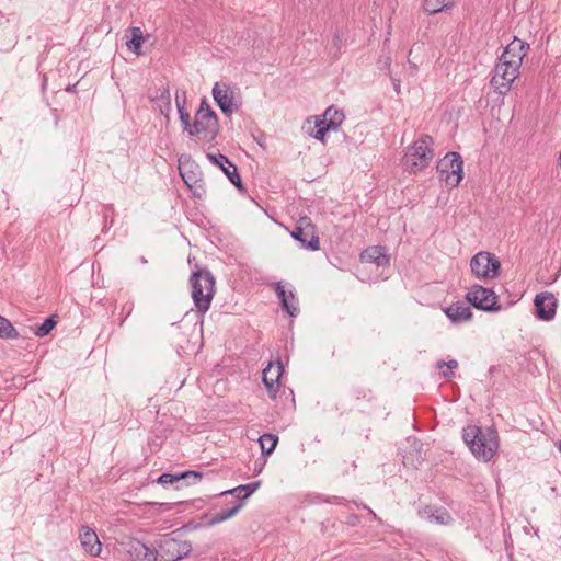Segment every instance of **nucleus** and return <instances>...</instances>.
<instances>
[{
  "instance_id": "obj_4",
  "label": "nucleus",
  "mask_w": 561,
  "mask_h": 561,
  "mask_svg": "<svg viewBox=\"0 0 561 561\" xmlns=\"http://www.w3.org/2000/svg\"><path fill=\"white\" fill-rule=\"evenodd\" d=\"M436 171L440 182H445L449 188L457 187L463 178V160L460 153L449 151L436 164Z\"/></svg>"
},
{
  "instance_id": "obj_30",
  "label": "nucleus",
  "mask_w": 561,
  "mask_h": 561,
  "mask_svg": "<svg viewBox=\"0 0 561 561\" xmlns=\"http://www.w3.org/2000/svg\"><path fill=\"white\" fill-rule=\"evenodd\" d=\"M19 337L18 330L5 317L0 314V339L16 340Z\"/></svg>"
},
{
  "instance_id": "obj_47",
  "label": "nucleus",
  "mask_w": 561,
  "mask_h": 561,
  "mask_svg": "<svg viewBox=\"0 0 561 561\" xmlns=\"http://www.w3.org/2000/svg\"><path fill=\"white\" fill-rule=\"evenodd\" d=\"M77 84H78V82H76V83H73V84H68V85L65 88V91H66V92H69V93H75V92H76Z\"/></svg>"
},
{
  "instance_id": "obj_6",
  "label": "nucleus",
  "mask_w": 561,
  "mask_h": 561,
  "mask_svg": "<svg viewBox=\"0 0 561 561\" xmlns=\"http://www.w3.org/2000/svg\"><path fill=\"white\" fill-rule=\"evenodd\" d=\"M156 545L159 549L158 553L164 561H180L192 552L190 541L175 539L171 534L162 535Z\"/></svg>"
},
{
  "instance_id": "obj_27",
  "label": "nucleus",
  "mask_w": 561,
  "mask_h": 561,
  "mask_svg": "<svg viewBox=\"0 0 561 561\" xmlns=\"http://www.w3.org/2000/svg\"><path fill=\"white\" fill-rule=\"evenodd\" d=\"M278 443V436L272 433H265L260 436L259 444L262 450V457L266 458L274 453Z\"/></svg>"
},
{
  "instance_id": "obj_40",
  "label": "nucleus",
  "mask_w": 561,
  "mask_h": 561,
  "mask_svg": "<svg viewBox=\"0 0 561 561\" xmlns=\"http://www.w3.org/2000/svg\"><path fill=\"white\" fill-rule=\"evenodd\" d=\"M447 367L451 370L456 369L458 367V362L456 359H450L448 362L445 360H438L436 364V368L442 369L443 367Z\"/></svg>"
},
{
  "instance_id": "obj_13",
  "label": "nucleus",
  "mask_w": 561,
  "mask_h": 561,
  "mask_svg": "<svg viewBox=\"0 0 561 561\" xmlns=\"http://www.w3.org/2000/svg\"><path fill=\"white\" fill-rule=\"evenodd\" d=\"M213 98L222 114L226 116L231 115L240 108V104L236 101L234 92L231 91L226 83L222 85L218 82L215 83L213 87Z\"/></svg>"
},
{
  "instance_id": "obj_7",
  "label": "nucleus",
  "mask_w": 561,
  "mask_h": 561,
  "mask_svg": "<svg viewBox=\"0 0 561 561\" xmlns=\"http://www.w3.org/2000/svg\"><path fill=\"white\" fill-rule=\"evenodd\" d=\"M465 299L476 309L485 312H496L501 310L497 302V296L492 288L481 285H473L466 294Z\"/></svg>"
},
{
  "instance_id": "obj_3",
  "label": "nucleus",
  "mask_w": 561,
  "mask_h": 561,
  "mask_svg": "<svg viewBox=\"0 0 561 561\" xmlns=\"http://www.w3.org/2000/svg\"><path fill=\"white\" fill-rule=\"evenodd\" d=\"M433 138L424 134L415 140L404 154L402 162L407 171L417 173L428 167L434 158Z\"/></svg>"
},
{
  "instance_id": "obj_53",
  "label": "nucleus",
  "mask_w": 561,
  "mask_h": 561,
  "mask_svg": "<svg viewBox=\"0 0 561 561\" xmlns=\"http://www.w3.org/2000/svg\"><path fill=\"white\" fill-rule=\"evenodd\" d=\"M176 92H179V94H180V101H182V100H183V92H184V91H179V90H178Z\"/></svg>"
},
{
  "instance_id": "obj_26",
  "label": "nucleus",
  "mask_w": 561,
  "mask_h": 561,
  "mask_svg": "<svg viewBox=\"0 0 561 561\" xmlns=\"http://www.w3.org/2000/svg\"><path fill=\"white\" fill-rule=\"evenodd\" d=\"M175 103L179 114V119L181 122V125L183 127L184 131H188V128L191 126V116L190 113L186 111V92H183V100L180 101V94L179 92L175 93Z\"/></svg>"
},
{
  "instance_id": "obj_15",
  "label": "nucleus",
  "mask_w": 561,
  "mask_h": 561,
  "mask_svg": "<svg viewBox=\"0 0 561 561\" xmlns=\"http://www.w3.org/2000/svg\"><path fill=\"white\" fill-rule=\"evenodd\" d=\"M228 494L232 495L236 499L234 504L229 508L221 510L220 512L214 514L211 517L208 518L206 525L214 526L219 523H222L237 515V513L244 506L245 501H241L242 492L239 491V485L226 491H221L220 493L217 494V496H225Z\"/></svg>"
},
{
  "instance_id": "obj_45",
  "label": "nucleus",
  "mask_w": 561,
  "mask_h": 561,
  "mask_svg": "<svg viewBox=\"0 0 561 561\" xmlns=\"http://www.w3.org/2000/svg\"><path fill=\"white\" fill-rule=\"evenodd\" d=\"M341 44H342V34H341V33H339V32H336V33L334 34V37H333V45H334L337 49H340Z\"/></svg>"
},
{
  "instance_id": "obj_28",
  "label": "nucleus",
  "mask_w": 561,
  "mask_h": 561,
  "mask_svg": "<svg viewBox=\"0 0 561 561\" xmlns=\"http://www.w3.org/2000/svg\"><path fill=\"white\" fill-rule=\"evenodd\" d=\"M517 45H519V38L515 36L514 39L505 47L504 51L500 56V60H515L517 66L520 68L523 59L519 56L520 54Z\"/></svg>"
},
{
  "instance_id": "obj_20",
  "label": "nucleus",
  "mask_w": 561,
  "mask_h": 561,
  "mask_svg": "<svg viewBox=\"0 0 561 561\" xmlns=\"http://www.w3.org/2000/svg\"><path fill=\"white\" fill-rule=\"evenodd\" d=\"M80 542L82 548L90 556L96 557L101 552V542L96 533L89 526H82L80 531Z\"/></svg>"
},
{
  "instance_id": "obj_36",
  "label": "nucleus",
  "mask_w": 561,
  "mask_h": 561,
  "mask_svg": "<svg viewBox=\"0 0 561 561\" xmlns=\"http://www.w3.org/2000/svg\"><path fill=\"white\" fill-rule=\"evenodd\" d=\"M195 114H199L201 117L207 116L210 119H219L216 112L211 108L206 98L201 100L199 107L197 108Z\"/></svg>"
},
{
  "instance_id": "obj_10",
  "label": "nucleus",
  "mask_w": 561,
  "mask_h": 561,
  "mask_svg": "<svg viewBox=\"0 0 561 561\" xmlns=\"http://www.w3.org/2000/svg\"><path fill=\"white\" fill-rule=\"evenodd\" d=\"M187 134L206 142H214L219 134V119H210L207 116L201 117L199 114H195Z\"/></svg>"
},
{
  "instance_id": "obj_9",
  "label": "nucleus",
  "mask_w": 561,
  "mask_h": 561,
  "mask_svg": "<svg viewBox=\"0 0 561 561\" xmlns=\"http://www.w3.org/2000/svg\"><path fill=\"white\" fill-rule=\"evenodd\" d=\"M470 267L478 278H495L500 274L501 262L495 254L481 251L472 256Z\"/></svg>"
},
{
  "instance_id": "obj_38",
  "label": "nucleus",
  "mask_w": 561,
  "mask_h": 561,
  "mask_svg": "<svg viewBox=\"0 0 561 561\" xmlns=\"http://www.w3.org/2000/svg\"><path fill=\"white\" fill-rule=\"evenodd\" d=\"M390 66H391V57L389 54L385 55V56H380L379 60H378V68L380 70H386L387 71V76H389V72L390 71Z\"/></svg>"
},
{
  "instance_id": "obj_22",
  "label": "nucleus",
  "mask_w": 561,
  "mask_h": 561,
  "mask_svg": "<svg viewBox=\"0 0 561 561\" xmlns=\"http://www.w3.org/2000/svg\"><path fill=\"white\" fill-rule=\"evenodd\" d=\"M445 314L448 319L454 323H460L463 321H470L473 317V313L469 306H467L463 301L453 302L445 309Z\"/></svg>"
},
{
  "instance_id": "obj_44",
  "label": "nucleus",
  "mask_w": 561,
  "mask_h": 561,
  "mask_svg": "<svg viewBox=\"0 0 561 561\" xmlns=\"http://www.w3.org/2000/svg\"><path fill=\"white\" fill-rule=\"evenodd\" d=\"M191 191H192L193 197H195V198H202L206 192L205 186H202V188H193Z\"/></svg>"
},
{
  "instance_id": "obj_39",
  "label": "nucleus",
  "mask_w": 561,
  "mask_h": 561,
  "mask_svg": "<svg viewBox=\"0 0 561 561\" xmlns=\"http://www.w3.org/2000/svg\"><path fill=\"white\" fill-rule=\"evenodd\" d=\"M182 480L193 478L194 482L199 481L203 478V472L197 470H186L181 472Z\"/></svg>"
},
{
  "instance_id": "obj_48",
  "label": "nucleus",
  "mask_w": 561,
  "mask_h": 561,
  "mask_svg": "<svg viewBox=\"0 0 561 561\" xmlns=\"http://www.w3.org/2000/svg\"><path fill=\"white\" fill-rule=\"evenodd\" d=\"M266 463V458H264L263 462L260 465V467L254 468V473H260L262 471V468Z\"/></svg>"
},
{
  "instance_id": "obj_35",
  "label": "nucleus",
  "mask_w": 561,
  "mask_h": 561,
  "mask_svg": "<svg viewBox=\"0 0 561 561\" xmlns=\"http://www.w3.org/2000/svg\"><path fill=\"white\" fill-rule=\"evenodd\" d=\"M262 484L261 480L253 481L247 484L239 485V491L242 492L241 501H247Z\"/></svg>"
},
{
  "instance_id": "obj_16",
  "label": "nucleus",
  "mask_w": 561,
  "mask_h": 561,
  "mask_svg": "<svg viewBox=\"0 0 561 561\" xmlns=\"http://www.w3.org/2000/svg\"><path fill=\"white\" fill-rule=\"evenodd\" d=\"M557 304L553 294L549 291L537 294L534 299L536 317L542 321L552 320L556 316Z\"/></svg>"
},
{
  "instance_id": "obj_2",
  "label": "nucleus",
  "mask_w": 561,
  "mask_h": 561,
  "mask_svg": "<svg viewBox=\"0 0 561 561\" xmlns=\"http://www.w3.org/2000/svg\"><path fill=\"white\" fill-rule=\"evenodd\" d=\"M462 438L474 457L483 461L491 460L499 447L497 433L492 428L483 433L480 426L468 425L462 430Z\"/></svg>"
},
{
  "instance_id": "obj_51",
  "label": "nucleus",
  "mask_w": 561,
  "mask_h": 561,
  "mask_svg": "<svg viewBox=\"0 0 561 561\" xmlns=\"http://www.w3.org/2000/svg\"><path fill=\"white\" fill-rule=\"evenodd\" d=\"M160 505L164 506L167 510H170L173 507L174 504L173 503H161Z\"/></svg>"
},
{
  "instance_id": "obj_12",
  "label": "nucleus",
  "mask_w": 561,
  "mask_h": 561,
  "mask_svg": "<svg viewBox=\"0 0 561 561\" xmlns=\"http://www.w3.org/2000/svg\"><path fill=\"white\" fill-rule=\"evenodd\" d=\"M207 159L226 174L229 181L238 188L240 193L247 192L238 172L237 165L227 156L222 153L208 152Z\"/></svg>"
},
{
  "instance_id": "obj_24",
  "label": "nucleus",
  "mask_w": 561,
  "mask_h": 561,
  "mask_svg": "<svg viewBox=\"0 0 561 561\" xmlns=\"http://www.w3.org/2000/svg\"><path fill=\"white\" fill-rule=\"evenodd\" d=\"M160 93L151 99L153 102H160V114L163 115L167 119L170 118V113L172 111V104H171V93L169 85H162L159 89Z\"/></svg>"
},
{
  "instance_id": "obj_49",
  "label": "nucleus",
  "mask_w": 561,
  "mask_h": 561,
  "mask_svg": "<svg viewBox=\"0 0 561 561\" xmlns=\"http://www.w3.org/2000/svg\"><path fill=\"white\" fill-rule=\"evenodd\" d=\"M316 500H317L318 502L332 503V501H331V500L323 499V496H322V495H320V494L316 495Z\"/></svg>"
},
{
  "instance_id": "obj_19",
  "label": "nucleus",
  "mask_w": 561,
  "mask_h": 561,
  "mask_svg": "<svg viewBox=\"0 0 561 561\" xmlns=\"http://www.w3.org/2000/svg\"><path fill=\"white\" fill-rule=\"evenodd\" d=\"M274 290L279 299V305L282 309L289 317H297V314L299 313V308L295 293L293 290H285V287L280 280L274 284Z\"/></svg>"
},
{
  "instance_id": "obj_25",
  "label": "nucleus",
  "mask_w": 561,
  "mask_h": 561,
  "mask_svg": "<svg viewBox=\"0 0 561 561\" xmlns=\"http://www.w3.org/2000/svg\"><path fill=\"white\" fill-rule=\"evenodd\" d=\"M316 130H311L309 135L314 139L324 142L325 136L330 130H336L335 122L328 123L325 119H322L320 116H316L314 123Z\"/></svg>"
},
{
  "instance_id": "obj_32",
  "label": "nucleus",
  "mask_w": 561,
  "mask_h": 561,
  "mask_svg": "<svg viewBox=\"0 0 561 561\" xmlns=\"http://www.w3.org/2000/svg\"><path fill=\"white\" fill-rule=\"evenodd\" d=\"M350 396L353 400L356 401H367L370 402L374 399V393L371 389L364 386H355L351 389Z\"/></svg>"
},
{
  "instance_id": "obj_54",
  "label": "nucleus",
  "mask_w": 561,
  "mask_h": 561,
  "mask_svg": "<svg viewBox=\"0 0 561 561\" xmlns=\"http://www.w3.org/2000/svg\"><path fill=\"white\" fill-rule=\"evenodd\" d=\"M410 66H411V68H413V69H415V70L417 69V67H416V65H415V64H411Z\"/></svg>"
},
{
  "instance_id": "obj_52",
  "label": "nucleus",
  "mask_w": 561,
  "mask_h": 561,
  "mask_svg": "<svg viewBox=\"0 0 561 561\" xmlns=\"http://www.w3.org/2000/svg\"><path fill=\"white\" fill-rule=\"evenodd\" d=\"M140 262H141L142 264H146V263H147V259H146L145 256H141V257H140Z\"/></svg>"
},
{
  "instance_id": "obj_5",
  "label": "nucleus",
  "mask_w": 561,
  "mask_h": 561,
  "mask_svg": "<svg viewBox=\"0 0 561 561\" xmlns=\"http://www.w3.org/2000/svg\"><path fill=\"white\" fill-rule=\"evenodd\" d=\"M519 75V67L515 60H500L495 65L491 85L494 91L501 95H505L512 88V83Z\"/></svg>"
},
{
  "instance_id": "obj_23",
  "label": "nucleus",
  "mask_w": 561,
  "mask_h": 561,
  "mask_svg": "<svg viewBox=\"0 0 561 561\" xmlns=\"http://www.w3.org/2000/svg\"><path fill=\"white\" fill-rule=\"evenodd\" d=\"M128 32L130 35L127 36V48L137 56L145 55L141 47L149 39L150 34L145 35L139 26H131L128 28Z\"/></svg>"
},
{
  "instance_id": "obj_56",
  "label": "nucleus",
  "mask_w": 561,
  "mask_h": 561,
  "mask_svg": "<svg viewBox=\"0 0 561 561\" xmlns=\"http://www.w3.org/2000/svg\"><path fill=\"white\" fill-rule=\"evenodd\" d=\"M257 144L259 146L263 147L262 139H259Z\"/></svg>"
},
{
  "instance_id": "obj_14",
  "label": "nucleus",
  "mask_w": 561,
  "mask_h": 561,
  "mask_svg": "<svg viewBox=\"0 0 561 561\" xmlns=\"http://www.w3.org/2000/svg\"><path fill=\"white\" fill-rule=\"evenodd\" d=\"M283 374H284V366H283L280 358H278L275 363L270 362L267 367L264 368V370L262 373L263 383L266 387L268 397L272 400L276 399V396L279 391L280 377L283 376Z\"/></svg>"
},
{
  "instance_id": "obj_34",
  "label": "nucleus",
  "mask_w": 561,
  "mask_h": 561,
  "mask_svg": "<svg viewBox=\"0 0 561 561\" xmlns=\"http://www.w3.org/2000/svg\"><path fill=\"white\" fill-rule=\"evenodd\" d=\"M56 318H57V316H55V314L46 318L44 320V322L34 330L35 335H37V336L48 335L57 324Z\"/></svg>"
},
{
  "instance_id": "obj_11",
  "label": "nucleus",
  "mask_w": 561,
  "mask_h": 561,
  "mask_svg": "<svg viewBox=\"0 0 561 561\" xmlns=\"http://www.w3.org/2000/svg\"><path fill=\"white\" fill-rule=\"evenodd\" d=\"M179 172L183 182L190 190L205 186L203 172L199 165L192 160L190 156L179 159Z\"/></svg>"
},
{
  "instance_id": "obj_55",
  "label": "nucleus",
  "mask_w": 561,
  "mask_h": 561,
  "mask_svg": "<svg viewBox=\"0 0 561 561\" xmlns=\"http://www.w3.org/2000/svg\"><path fill=\"white\" fill-rule=\"evenodd\" d=\"M257 144L259 146L263 147L262 139H259Z\"/></svg>"
},
{
  "instance_id": "obj_57",
  "label": "nucleus",
  "mask_w": 561,
  "mask_h": 561,
  "mask_svg": "<svg viewBox=\"0 0 561 561\" xmlns=\"http://www.w3.org/2000/svg\"><path fill=\"white\" fill-rule=\"evenodd\" d=\"M558 448H559V451L561 453V442L559 443Z\"/></svg>"
},
{
  "instance_id": "obj_31",
  "label": "nucleus",
  "mask_w": 561,
  "mask_h": 561,
  "mask_svg": "<svg viewBox=\"0 0 561 561\" xmlns=\"http://www.w3.org/2000/svg\"><path fill=\"white\" fill-rule=\"evenodd\" d=\"M320 117L322 119H325L328 123L335 122L336 129L345 119V115H344L343 111L335 107L334 105L329 106Z\"/></svg>"
},
{
  "instance_id": "obj_37",
  "label": "nucleus",
  "mask_w": 561,
  "mask_h": 561,
  "mask_svg": "<svg viewBox=\"0 0 561 561\" xmlns=\"http://www.w3.org/2000/svg\"><path fill=\"white\" fill-rule=\"evenodd\" d=\"M182 480V476H181V472L180 473H176V474H172V473H162L158 477L157 479V483L161 484V485H169V484H173L175 482H179Z\"/></svg>"
},
{
  "instance_id": "obj_8",
  "label": "nucleus",
  "mask_w": 561,
  "mask_h": 561,
  "mask_svg": "<svg viewBox=\"0 0 561 561\" xmlns=\"http://www.w3.org/2000/svg\"><path fill=\"white\" fill-rule=\"evenodd\" d=\"M291 238L299 242L302 249L308 251H318L320 241L317 226L307 216L300 217L296 227L290 232Z\"/></svg>"
},
{
  "instance_id": "obj_18",
  "label": "nucleus",
  "mask_w": 561,
  "mask_h": 561,
  "mask_svg": "<svg viewBox=\"0 0 561 561\" xmlns=\"http://www.w3.org/2000/svg\"><path fill=\"white\" fill-rule=\"evenodd\" d=\"M420 518L437 525H449L453 522V516L443 506L423 505L417 510Z\"/></svg>"
},
{
  "instance_id": "obj_42",
  "label": "nucleus",
  "mask_w": 561,
  "mask_h": 561,
  "mask_svg": "<svg viewBox=\"0 0 561 561\" xmlns=\"http://www.w3.org/2000/svg\"><path fill=\"white\" fill-rule=\"evenodd\" d=\"M518 49H519V56L522 59L525 58V56L528 54L529 49H530V46L528 43H526L525 41H522L519 38V45H517Z\"/></svg>"
},
{
  "instance_id": "obj_29",
  "label": "nucleus",
  "mask_w": 561,
  "mask_h": 561,
  "mask_svg": "<svg viewBox=\"0 0 561 561\" xmlns=\"http://www.w3.org/2000/svg\"><path fill=\"white\" fill-rule=\"evenodd\" d=\"M455 0H424L423 9L428 14H436L453 7Z\"/></svg>"
},
{
  "instance_id": "obj_50",
  "label": "nucleus",
  "mask_w": 561,
  "mask_h": 561,
  "mask_svg": "<svg viewBox=\"0 0 561 561\" xmlns=\"http://www.w3.org/2000/svg\"><path fill=\"white\" fill-rule=\"evenodd\" d=\"M46 87H47V77H46V75H43V78H42V90L45 91Z\"/></svg>"
},
{
  "instance_id": "obj_21",
  "label": "nucleus",
  "mask_w": 561,
  "mask_h": 561,
  "mask_svg": "<svg viewBox=\"0 0 561 561\" xmlns=\"http://www.w3.org/2000/svg\"><path fill=\"white\" fill-rule=\"evenodd\" d=\"M363 263H374L377 266H387L390 264V257L386 252V248L381 245L369 247L360 253Z\"/></svg>"
},
{
  "instance_id": "obj_46",
  "label": "nucleus",
  "mask_w": 561,
  "mask_h": 561,
  "mask_svg": "<svg viewBox=\"0 0 561 561\" xmlns=\"http://www.w3.org/2000/svg\"><path fill=\"white\" fill-rule=\"evenodd\" d=\"M440 375H442L445 379H451V378L455 376L454 371H453L451 369H449V368H446V370H443V371L440 373Z\"/></svg>"
},
{
  "instance_id": "obj_17",
  "label": "nucleus",
  "mask_w": 561,
  "mask_h": 561,
  "mask_svg": "<svg viewBox=\"0 0 561 561\" xmlns=\"http://www.w3.org/2000/svg\"><path fill=\"white\" fill-rule=\"evenodd\" d=\"M124 546L134 561H157L158 551L136 538L129 539Z\"/></svg>"
},
{
  "instance_id": "obj_1",
  "label": "nucleus",
  "mask_w": 561,
  "mask_h": 561,
  "mask_svg": "<svg viewBox=\"0 0 561 561\" xmlns=\"http://www.w3.org/2000/svg\"><path fill=\"white\" fill-rule=\"evenodd\" d=\"M190 284L192 287L191 296L196 308V312L201 318H203L209 310L215 296V276L208 268L201 267L196 264L191 274Z\"/></svg>"
},
{
  "instance_id": "obj_41",
  "label": "nucleus",
  "mask_w": 561,
  "mask_h": 561,
  "mask_svg": "<svg viewBox=\"0 0 561 561\" xmlns=\"http://www.w3.org/2000/svg\"><path fill=\"white\" fill-rule=\"evenodd\" d=\"M133 308H134V305L131 302H126L125 305H123L121 313L124 317L122 318L119 325H122L124 323V321L127 319V317H129V314L133 311Z\"/></svg>"
},
{
  "instance_id": "obj_33",
  "label": "nucleus",
  "mask_w": 561,
  "mask_h": 561,
  "mask_svg": "<svg viewBox=\"0 0 561 561\" xmlns=\"http://www.w3.org/2000/svg\"><path fill=\"white\" fill-rule=\"evenodd\" d=\"M103 228L102 232L106 233L114 224L115 209L112 204L102 207Z\"/></svg>"
},
{
  "instance_id": "obj_43",
  "label": "nucleus",
  "mask_w": 561,
  "mask_h": 561,
  "mask_svg": "<svg viewBox=\"0 0 561 561\" xmlns=\"http://www.w3.org/2000/svg\"><path fill=\"white\" fill-rule=\"evenodd\" d=\"M388 77H389V79H390V81H391V83L393 85V89H394L396 93L399 95L401 93L400 79L393 77L391 75V72H389Z\"/></svg>"
}]
</instances>
